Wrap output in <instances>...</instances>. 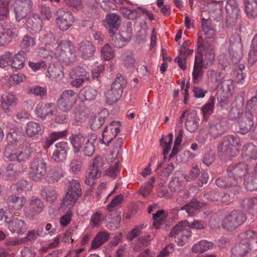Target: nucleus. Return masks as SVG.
<instances>
[{
	"instance_id": "63",
	"label": "nucleus",
	"mask_w": 257,
	"mask_h": 257,
	"mask_svg": "<svg viewBox=\"0 0 257 257\" xmlns=\"http://www.w3.org/2000/svg\"><path fill=\"white\" fill-rule=\"evenodd\" d=\"M116 136V134L108 130L106 131V129L105 128L102 133V139L99 140L100 143L104 144L107 146H109Z\"/></svg>"
},
{
	"instance_id": "61",
	"label": "nucleus",
	"mask_w": 257,
	"mask_h": 257,
	"mask_svg": "<svg viewBox=\"0 0 257 257\" xmlns=\"http://www.w3.org/2000/svg\"><path fill=\"white\" fill-rule=\"evenodd\" d=\"M82 162L80 157L77 156L70 163L71 171L75 174L79 173L82 169Z\"/></svg>"
},
{
	"instance_id": "19",
	"label": "nucleus",
	"mask_w": 257,
	"mask_h": 257,
	"mask_svg": "<svg viewBox=\"0 0 257 257\" xmlns=\"http://www.w3.org/2000/svg\"><path fill=\"white\" fill-rule=\"evenodd\" d=\"M78 50L81 57L84 60H87L93 56L96 47L92 42L85 40L79 43Z\"/></svg>"
},
{
	"instance_id": "39",
	"label": "nucleus",
	"mask_w": 257,
	"mask_h": 257,
	"mask_svg": "<svg viewBox=\"0 0 257 257\" xmlns=\"http://www.w3.org/2000/svg\"><path fill=\"white\" fill-rule=\"evenodd\" d=\"M198 118L195 113L191 112L187 115L185 126L186 129L190 132L195 131L198 126Z\"/></svg>"
},
{
	"instance_id": "9",
	"label": "nucleus",
	"mask_w": 257,
	"mask_h": 257,
	"mask_svg": "<svg viewBox=\"0 0 257 257\" xmlns=\"http://www.w3.org/2000/svg\"><path fill=\"white\" fill-rule=\"evenodd\" d=\"M76 92L72 89L64 90L57 101V105L60 109L64 112L70 111L77 101Z\"/></svg>"
},
{
	"instance_id": "26",
	"label": "nucleus",
	"mask_w": 257,
	"mask_h": 257,
	"mask_svg": "<svg viewBox=\"0 0 257 257\" xmlns=\"http://www.w3.org/2000/svg\"><path fill=\"white\" fill-rule=\"evenodd\" d=\"M108 115V113L106 109L101 110L99 113L93 116L91 123V128L93 130L99 128L104 123Z\"/></svg>"
},
{
	"instance_id": "8",
	"label": "nucleus",
	"mask_w": 257,
	"mask_h": 257,
	"mask_svg": "<svg viewBox=\"0 0 257 257\" xmlns=\"http://www.w3.org/2000/svg\"><path fill=\"white\" fill-rule=\"evenodd\" d=\"M189 222L187 221H182L176 225L169 233V236L173 237L179 233L180 236L176 241L178 245L182 246L188 241L189 238L192 235L191 229L188 227Z\"/></svg>"
},
{
	"instance_id": "1",
	"label": "nucleus",
	"mask_w": 257,
	"mask_h": 257,
	"mask_svg": "<svg viewBox=\"0 0 257 257\" xmlns=\"http://www.w3.org/2000/svg\"><path fill=\"white\" fill-rule=\"evenodd\" d=\"M16 134L9 133L6 136L8 144L6 146L5 156L11 161L19 162L28 160L32 152L31 144L16 137Z\"/></svg>"
},
{
	"instance_id": "33",
	"label": "nucleus",
	"mask_w": 257,
	"mask_h": 257,
	"mask_svg": "<svg viewBox=\"0 0 257 257\" xmlns=\"http://www.w3.org/2000/svg\"><path fill=\"white\" fill-rule=\"evenodd\" d=\"M204 56V62L206 65H211L214 60L215 53L214 48L210 43L204 44V49L201 51Z\"/></svg>"
},
{
	"instance_id": "12",
	"label": "nucleus",
	"mask_w": 257,
	"mask_h": 257,
	"mask_svg": "<svg viewBox=\"0 0 257 257\" xmlns=\"http://www.w3.org/2000/svg\"><path fill=\"white\" fill-rule=\"evenodd\" d=\"M240 146V139L236 136L228 135L224 137L223 141L218 148L219 156H232L234 147Z\"/></svg>"
},
{
	"instance_id": "56",
	"label": "nucleus",
	"mask_w": 257,
	"mask_h": 257,
	"mask_svg": "<svg viewBox=\"0 0 257 257\" xmlns=\"http://www.w3.org/2000/svg\"><path fill=\"white\" fill-rule=\"evenodd\" d=\"M9 0H0V20H7L9 17Z\"/></svg>"
},
{
	"instance_id": "37",
	"label": "nucleus",
	"mask_w": 257,
	"mask_h": 257,
	"mask_svg": "<svg viewBox=\"0 0 257 257\" xmlns=\"http://www.w3.org/2000/svg\"><path fill=\"white\" fill-rule=\"evenodd\" d=\"M109 238V234L106 231L98 232L91 242V247L96 249L106 242Z\"/></svg>"
},
{
	"instance_id": "60",
	"label": "nucleus",
	"mask_w": 257,
	"mask_h": 257,
	"mask_svg": "<svg viewBox=\"0 0 257 257\" xmlns=\"http://www.w3.org/2000/svg\"><path fill=\"white\" fill-rule=\"evenodd\" d=\"M169 187L172 192H178L183 190L184 184L179 178L175 177L170 181Z\"/></svg>"
},
{
	"instance_id": "7",
	"label": "nucleus",
	"mask_w": 257,
	"mask_h": 257,
	"mask_svg": "<svg viewBox=\"0 0 257 257\" xmlns=\"http://www.w3.org/2000/svg\"><path fill=\"white\" fill-rule=\"evenodd\" d=\"M132 24L128 22L123 27V29L120 32L118 37L111 30L109 34L111 37V43L114 47L117 48H121L123 47L126 43L129 42L133 36Z\"/></svg>"
},
{
	"instance_id": "53",
	"label": "nucleus",
	"mask_w": 257,
	"mask_h": 257,
	"mask_svg": "<svg viewBox=\"0 0 257 257\" xmlns=\"http://www.w3.org/2000/svg\"><path fill=\"white\" fill-rule=\"evenodd\" d=\"M120 12L123 16L130 20H135L140 17V13L137 10H131L126 7H122L119 9Z\"/></svg>"
},
{
	"instance_id": "6",
	"label": "nucleus",
	"mask_w": 257,
	"mask_h": 257,
	"mask_svg": "<svg viewBox=\"0 0 257 257\" xmlns=\"http://www.w3.org/2000/svg\"><path fill=\"white\" fill-rule=\"evenodd\" d=\"M47 172V165L45 161L40 158H35L31 162L29 173L31 178L35 182L42 180Z\"/></svg>"
},
{
	"instance_id": "32",
	"label": "nucleus",
	"mask_w": 257,
	"mask_h": 257,
	"mask_svg": "<svg viewBox=\"0 0 257 257\" xmlns=\"http://www.w3.org/2000/svg\"><path fill=\"white\" fill-rule=\"evenodd\" d=\"M42 21L37 14H34L30 16L26 22L27 26L35 32L39 31L42 29Z\"/></svg>"
},
{
	"instance_id": "52",
	"label": "nucleus",
	"mask_w": 257,
	"mask_h": 257,
	"mask_svg": "<svg viewBox=\"0 0 257 257\" xmlns=\"http://www.w3.org/2000/svg\"><path fill=\"white\" fill-rule=\"evenodd\" d=\"M215 98L211 97L208 101L202 107L204 119L207 120L209 116L213 112Z\"/></svg>"
},
{
	"instance_id": "28",
	"label": "nucleus",
	"mask_w": 257,
	"mask_h": 257,
	"mask_svg": "<svg viewBox=\"0 0 257 257\" xmlns=\"http://www.w3.org/2000/svg\"><path fill=\"white\" fill-rule=\"evenodd\" d=\"M3 26L8 44L13 38L18 36L19 31L15 25L11 22L5 23L3 24Z\"/></svg>"
},
{
	"instance_id": "62",
	"label": "nucleus",
	"mask_w": 257,
	"mask_h": 257,
	"mask_svg": "<svg viewBox=\"0 0 257 257\" xmlns=\"http://www.w3.org/2000/svg\"><path fill=\"white\" fill-rule=\"evenodd\" d=\"M241 206L245 209H252L257 211V196L244 199L242 201Z\"/></svg>"
},
{
	"instance_id": "49",
	"label": "nucleus",
	"mask_w": 257,
	"mask_h": 257,
	"mask_svg": "<svg viewBox=\"0 0 257 257\" xmlns=\"http://www.w3.org/2000/svg\"><path fill=\"white\" fill-rule=\"evenodd\" d=\"M48 75L52 79L59 81L64 77V73L60 67H56L54 65L50 66L47 70Z\"/></svg>"
},
{
	"instance_id": "22",
	"label": "nucleus",
	"mask_w": 257,
	"mask_h": 257,
	"mask_svg": "<svg viewBox=\"0 0 257 257\" xmlns=\"http://www.w3.org/2000/svg\"><path fill=\"white\" fill-rule=\"evenodd\" d=\"M251 250L250 243L240 242L231 249L230 257H245L250 253Z\"/></svg>"
},
{
	"instance_id": "27",
	"label": "nucleus",
	"mask_w": 257,
	"mask_h": 257,
	"mask_svg": "<svg viewBox=\"0 0 257 257\" xmlns=\"http://www.w3.org/2000/svg\"><path fill=\"white\" fill-rule=\"evenodd\" d=\"M41 195L46 201L52 203L57 198L58 194L55 188L52 186H43L41 190Z\"/></svg>"
},
{
	"instance_id": "45",
	"label": "nucleus",
	"mask_w": 257,
	"mask_h": 257,
	"mask_svg": "<svg viewBox=\"0 0 257 257\" xmlns=\"http://www.w3.org/2000/svg\"><path fill=\"white\" fill-rule=\"evenodd\" d=\"M242 155L250 159H257V147L252 143L245 145L242 149Z\"/></svg>"
},
{
	"instance_id": "3",
	"label": "nucleus",
	"mask_w": 257,
	"mask_h": 257,
	"mask_svg": "<svg viewBox=\"0 0 257 257\" xmlns=\"http://www.w3.org/2000/svg\"><path fill=\"white\" fill-rule=\"evenodd\" d=\"M127 83L126 79L121 74L117 75L110 89L105 94V102L107 104L112 105L120 99Z\"/></svg>"
},
{
	"instance_id": "54",
	"label": "nucleus",
	"mask_w": 257,
	"mask_h": 257,
	"mask_svg": "<svg viewBox=\"0 0 257 257\" xmlns=\"http://www.w3.org/2000/svg\"><path fill=\"white\" fill-rule=\"evenodd\" d=\"M91 141L89 139H87L84 144L83 152L85 156L90 157L94 153L95 146L94 145V142L96 139V136L92 135Z\"/></svg>"
},
{
	"instance_id": "38",
	"label": "nucleus",
	"mask_w": 257,
	"mask_h": 257,
	"mask_svg": "<svg viewBox=\"0 0 257 257\" xmlns=\"http://www.w3.org/2000/svg\"><path fill=\"white\" fill-rule=\"evenodd\" d=\"M26 53L23 51H19L12 58L10 63L11 66L15 69H21L23 68L25 65Z\"/></svg>"
},
{
	"instance_id": "29",
	"label": "nucleus",
	"mask_w": 257,
	"mask_h": 257,
	"mask_svg": "<svg viewBox=\"0 0 257 257\" xmlns=\"http://www.w3.org/2000/svg\"><path fill=\"white\" fill-rule=\"evenodd\" d=\"M202 207V203L193 199L188 203L181 207V210H186L189 216L195 215Z\"/></svg>"
},
{
	"instance_id": "57",
	"label": "nucleus",
	"mask_w": 257,
	"mask_h": 257,
	"mask_svg": "<svg viewBox=\"0 0 257 257\" xmlns=\"http://www.w3.org/2000/svg\"><path fill=\"white\" fill-rule=\"evenodd\" d=\"M69 75L71 78L81 77L89 78L88 72L81 66H77L72 69L69 72Z\"/></svg>"
},
{
	"instance_id": "50",
	"label": "nucleus",
	"mask_w": 257,
	"mask_h": 257,
	"mask_svg": "<svg viewBox=\"0 0 257 257\" xmlns=\"http://www.w3.org/2000/svg\"><path fill=\"white\" fill-rule=\"evenodd\" d=\"M78 197L75 195H71L69 193H67L65 196L63 198L62 203H61L60 207L63 210L72 208L76 203Z\"/></svg>"
},
{
	"instance_id": "36",
	"label": "nucleus",
	"mask_w": 257,
	"mask_h": 257,
	"mask_svg": "<svg viewBox=\"0 0 257 257\" xmlns=\"http://www.w3.org/2000/svg\"><path fill=\"white\" fill-rule=\"evenodd\" d=\"M97 91L93 88L87 86L81 89L79 92V98L81 101H91L96 97Z\"/></svg>"
},
{
	"instance_id": "31",
	"label": "nucleus",
	"mask_w": 257,
	"mask_h": 257,
	"mask_svg": "<svg viewBox=\"0 0 257 257\" xmlns=\"http://www.w3.org/2000/svg\"><path fill=\"white\" fill-rule=\"evenodd\" d=\"M18 100L16 95L13 93L3 95L1 100L2 107L6 112L9 111V107L16 105Z\"/></svg>"
},
{
	"instance_id": "58",
	"label": "nucleus",
	"mask_w": 257,
	"mask_h": 257,
	"mask_svg": "<svg viewBox=\"0 0 257 257\" xmlns=\"http://www.w3.org/2000/svg\"><path fill=\"white\" fill-rule=\"evenodd\" d=\"M100 210L97 211L94 213L90 219V224L92 228L98 227L101 223L104 217Z\"/></svg>"
},
{
	"instance_id": "47",
	"label": "nucleus",
	"mask_w": 257,
	"mask_h": 257,
	"mask_svg": "<svg viewBox=\"0 0 257 257\" xmlns=\"http://www.w3.org/2000/svg\"><path fill=\"white\" fill-rule=\"evenodd\" d=\"M244 185L246 189L250 191L257 190V172L255 170L244 179Z\"/></svg>"
},
{
	"instance_id": "23",
	"label": "nucleus",
	"mask_w": 257,
	"mask_h": 257,
	"mask_svg": "<svg viewBox=\"0 0 257 257\" xmlns=\"http://www.w3.org/2000/svg\"><path fill=\"white\" fill-rule=\"evenodd\" d=\"M205 199L210 201H220L223 203L227 202L230 200V196L227 193L219 192L217 191H210L204 194Z\"/></svg>"
},
{
	"instance_id": "59",
	"label": "nucleus",
	"mask_w": 257,
	"mask_h": 257,
	"mask_svg": "<svg viewBox=\"0 0 257 257\" xmlns=\"http://www.w3.org/2000/svg\"><path fill=\"white\" fill-rule=\"evenodd\" d=\"M27 92L29 94H34L43 99L47 94V88L40 86H34L29 87Z\"/></svg>"
},
{
	"instance_id": "46",
	"label": "nucleus",
	"mask_w": 257,
	"mask_h": 257,
	"mask_svg": "<svg viewBox=\"0 0 257 257\" xmlns=\"http://www.w3.org/2000/svg\"><path fill=\"white\" fill-rule=\"evenodd\" d=\"M213 243L206 240H202L194 244L192 247V251L195 253H202L211 248Z\"/></svg>"
},
{
	"instance_id": "2",
	"label": "nucleus",
	"mask_w": 257,
	"mask_h": 257,
	"mask_svg": "<svg viewBox=\"0 0 257 257\" xmlns=\"http://www.w3.org/2000/svg\"><path fill=\"white\" fill-rule=\"evenodd\" d=\"M55 54L60 62L70 65L75 62L76 55L75 47L70 41H57L55 44Z\"/></svg>"
},
{
	"instance_id": "11",
	"label": "nucleus",
	"mask_w": 257,
	"mask_h": 257,
	"mask_svg": "<svg viewBox=\"0 0 257 257\" xmlns=\"http://www.w3.org/2000/svg\"><path fill=\"white\" fill-rule=\"evenodd\" d=\"M55 16L56 25L62 31L68 30L73 23L74 18L72 13L67 9H59Z\"/></svg>"
},
{
	"instance_id": "30",
	"label": "nucleus",
	"mask_w": 257,
	"mask_h": 257,
	"mask_svg": "<svg viewBox=\"0 0 257 257\" xmlns=\"http://www.w3.org/2000/svg\"><path fill=\"white\" fill-rule=\"evenodd\" d=\"M104 23L106 27L116 30L120 25L121 21L118 15L110 13L106 15Z\"/></svg>"
},
{
	"instance_id": "44",
	"label": "nucleus",
	"mask_w": 257,
	"mask_h": 257,
	"mask_svg": "<svg viewBox=\"0 0 257 257\" xmlns=\"http://www.w3.org/2000/svg\"><path fill=\"white\" fill-rule=\"evenodd\" d=\"M217 186L222 188H229L237 186V182L230 176L221 177L216 180Z\"/></svg>"
},
{
	"instance_id": "18",
	"label": "nucleus",
	"mask_w": 257,
	"mask_h": 257,
	"mask_svg": "<svg viewBox=\"0 0 257 257\" xmlns=\"http://www.w3.org/2000/svg\"><path fill=\"white\" fill-rule=\"evenodd\" d=\"M45 206L43 202L38 197L33 196L28 201L26 213L30 216H34L43 212Z\"/></svg>"
},
{
	"instance_id": "40",
	"label": "nucleus",
	"mask_w": 257,
	"mask_h": 257,
	"mask_svg": "<svg viewBox=\"0 0 257 257\" xmlns=\"http://www.w3.org/2000/svg\"><path fill=\"white\" fill-rule=\"evenodd\" d=\"M26 198L23 195H12L9 197V201L15 210H20L26 202Z\"/></svg>"
},
{
	"instance_id": "13",
	"label": "nucleus",
	"mask_w": 257,
	"mask_h": 257,
	"mask_svg": "<svg viewBox=\"0 0 257 257\" xmlns=\"http://www.w3.org/2000/svg\"><path fill=\"white\" fill-rule=\"evenodd\" d=\"M33 5V0H15L14 11L16 21L20 22L26 18L32 11Z\"/></svg>"
},
{
	"instance_id": "4",
	"label": "nucleus",
	"mask_w": 257,
	"mask_h": 257,
	"mask_svg": "<svg viewBox=\"0 0 257 257\" xmlns=\"http://www.w3.org/2000/svg\"><path fill=\"white\" fill-rule=\"evenodd\" d=\"M246 220V214L240 211L233 210L226 215L222 220V227L230 231L236 230Z\"/></svg>"
},
{
	"instance_id": "35",
	"label": "nucleus",
	"mask_w": 257,
	"mask_h": 257,
	"mask_svg": "<svg viewBox=\"0 0 257 257\" xmlns=\"http://www.w3.org/2000/svg\"><path fill=\"white\" fill-rule=\"evenodd\" d=\"M69 140L75 152H79L82 147V145L85 140L84 135L81 133L72 134L69 137Z\"/></svg>"
},
{
	"instance_id": "15",
	"label": "nucleus",
	"mask_w": 257,
	"mask_h": 257,
	"mask_svg": "<svg viewBox=\"0 0 257 257\" xmlns=\"http://www.w3.org/2000/svg\"><path fill=\"white\" fill-rule=\"evenodd\" d=\"M227 172L228 175L236 181L237 184L241 177L248 173V165L245 162L234 164L228 167Z\"/></svg>"
},
{
	"instance_id": "21",
	"label": "nucleus",
	"mask_w": 257,
	"mask_h": 257,
	"mask_svg": "<svg viewBox=\"0 0 257 257\" xmlns=\"http://www.w3.org/2000/svg\"><path fill=\"white\" fill-rule=\"evenodd\" d=\"M25 130L26 135L35 140L42 135L44 132V127L39 123L30 121L27 123Z\"/></svg>"
},
{
	"instance_id": "17",
	"label": "nucleus",
	"mask_w": 257,
	"mask_h": 257,
	"mask_svg": "<svg viewBox=\"0 0 257 257\" xmlns=\"http://www.w3.org/2000/svg\"><path fill=\"white\" fill-rule=\"evenodd\" d=\"M55 150L52 156V159L57 163L64 162L67 158L69 145L66 142H60L55 145Z\"/></svg>"
},
{
	"instance_id": "43",
	"label": "nucleus",
	"mask_w": 257,
	"mask_h": 257,
	"mask_svg": "<svg viewBox=\"0 0 257 257\" xmlns=\"http://www.w3.org/2000/svg\"><path fill=\"white\" fill-rule=\"evenodd\" d=\"M68 187L67 193L71 195H75L79 198L82 195L80 184L78 180L72 179L68 182Z\"/></svg>"
},
{
	"instance_id": "34",
	"label": "nucleus",
	"mask_w": 257,
	"mask_h": 257,
	"mask_svg": "<svg viewBox=\"0 0 257 257\" xmlns=\"http://www.w3.org/2000/svg\"><path fill=\"white\" fill-rule=\"evenodd\" d=\"M224 131L221 120L219 118L214 119L209 127V133L214 138L221 135Z\"/></svg>"
},
{
	"instance_id": "42",
	"label": "nucleus",
	"mask_w": 257,
	"mask_h": 257,
	"mask_svg": "<svg viewBox=\"0 0 257 257\" xmlns=\"http://www.w3.org/2000/svg\"><path fill=\"white\" fill-rule=\"evenodd\" d=\"M209 81L212 83L219 85L224 78V74L217 70H208L206 73Z\"/></svg>"
},
{
	"instance_id": "10",
	"label": "nucleus",
	"mask_w": 257,
	"mask_h": 257,
	"mask_svg": "<svg viewBox=\"0 0 257 257\" xmlns=\"http://www.w3.org/2000/svg\"><path fill=\"white\" fill-rule=\"evenodd\" d=\"M4 223L8 229L13 233L23 234L28 229V226L24 220L14 215L10 217L5 215Z\"/></svg>"
},
{
	"instance_id": "5",
	"label": "nucleus",
	"mask_w": 257,
	"mask_h": 257,
	"mask_svg": "<svg viewBox=\"0 0 257 257\" xmlns=\"http://www.w3.org/2000/svg\"><path fill=\"white\" fill-rule=\"evenodd\" d=\"M229 43L228 52L231 61L235 65H239L243 57L241 39L238 34H235L230 37Z\"/></svg>"
},
{
	"instance_id": "41",
	"label": "nucleus",
	"mask_w": 257,
	"mask_h": 257,
	"mask_svg": "<svg viewBox=\"0 0 257 257\" xmlns=\"http://www.w3.org/2000/svg\"><path fill=\"white\" fill-rule=\"evenodd\" d=\"M64 175L63 170L60 167H54L51 168L47 176V181L49 183L58 182Z\"/></svg>"
},
{
	"instance_id": "20",
	"label": "nucleus",
	"mask_w": 257,
	"mask_h": 257,
	"mask_svg": "<svg viewBox=\"0 0 257 257\" xmlns=\"http://www.w3.org/2000/svg\"><path fill=\"white\" fill-rule=\"evenodd\" d=\"M55 104L53 103H39L35 109V113L37 117L44 120L46 116H51L55 113Z\"/></svg>"
},
{
	"instance_id": "16",
	"label": "nucleus",
	"mask_w": 257,
	"mask_h": 257,
	"mask_svg": "<svg viewBox=\"0 0 257 257\" xmlns=\"http://www.w3.org/2000/svg\"><path fill=\"white\" fill-rule=\"evenodd\" d=\"M225 9L226 12V23L232 26L237 20L240 10L238 6L234 0L227 1Z\"/></svg>"
},
{
	"instance_id": "55",
	"label": "nucleus",
	"mask_w": 257,
	"mask_h": 257,
	"mask_svg": "<svg viewBox=\"0 0 257 257\" xmlns=\"http://www.w3.org/2000/svg\"><path fill=\"white\" fill-rule=\"evenodd\" d=\"M26 77L23 73L15 74L11 75L8 79V85L5 86L6 89H9L11 86L19 84L25 80Z\"/></svg>"
},
{
	"instance_id": "64",
	"label": "nucleus",
	"mask_w": 257,
	"mask_h": 257,
	"mask_svg": "<svg viewBox=\"0 0 257 257\" xmlns=\"http://www.w3.org/2000/svg\"><path fill=\"white\" fill-rule=\"evenodd\" d=\"M101 55L105 61H109L114 57L113 52L108 44H105L101 50Z\"/></svg>"
},
{
	"instance_id": "48",
	"label": "nucleus",
	"mask_w": 257,
	"mask_h": 257,
	"mask_svg": "<svg viewBox=\"0 0 257 257\" xmlns=\"http://www.w3.org/2000/svg\"><path fill=\"white\" fill-rule=\"evenodd\" d=\"M245 8L246 14L248 17L254 18L257 17L256 0H246Z\"/></svg>"
},
{
	"instance_id": "24",
	"label": "nucleus",
	"mask_w": 257,
	"mask_h": 257,
	"mask_svg": "<svg viewBox=\"0 0 257 257\" xmlns=\"http://www.w3.org/2000/svg\"><path fill=\"white\" fill-rule=\"evenodd\" d=\"M252 115V113L250 112H245L243 116L239 120L238 122L239 132L241 134H246L250 130L253 124Z\"/></svg>"
},
{
	"instance_id": "25",
	"label": "nucleus",
	"mask_w": 257,
	"mask_h": 257,
	"mask_svg": "<svg viewBox=\"0 0 257 257\" xmlns=\"http://www.w3.org/2000/svg\"><path fill=\"white\" fill-rule=\"evenodd\" d=\"M239 239L244 243H250V246L254 243H257V232L247 229L241 232L238 235Z\"/></svg>"
},
{
	"instance_id": "51",
	"label": "nucleus",
	"mask_w": 257,
	"mask_h": 257,
	"mask_svg": "<svg viewBox=\"0 0 257 257\" xmlns=\"http://www.w3.org/2000/svg\"><path fill=\"white\" fill-rule=\"evenodd\" d=\"M173 136L172 134H169L167 137L162 136L160 140V146L163 148V155H167L171 149Z\"/></svg>"
},
{
	"instance_id": "14",
	"label": "nucleus",
	"mask_w": 257,
	"mask_h": 257,
	"mask_svg": "<svg viewBox=\"0 0 257 257\" xmlns=\"http://www.w3.org/2000/svg\"><path fill=\"white\" fill-rule=\"evenodd\" d=\"M102 166L101 157H96L92 160L89 171L86 175L85 183L86 184L92 185L94 184V180L100 176Z\"/></svg>"
}]
</instances>
